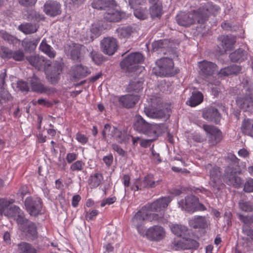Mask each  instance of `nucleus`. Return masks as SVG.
Returning a JSON list of instances; mask_svg holds the SVG:
<instances>
[{
  "instance_id": "nucleus-1",
  "label": "nucleus",
  "mask_w": 253,
  "mask_h": 253,
  "mask_svg": "<svg viewBox=\"0 0 253 253\" xmlns=\"http://www.w3.org/2000/svg\"><path fill=\"white\" fill-rule=\"evenodd\" d=\"M171 200L169 197L160 198L151 204L145 205L135 214L132 221L140 234L151 241L159 242L165 238L166 231L163 227L154 225L148 228L145 232L141 225L145 220L165 222L167 219L164 217L163 211L168 207Z\"/></svg>"
},
{
  "instance_id": "nucleus-2",
  "label": "nucleus",
  "mask_w": 253,
  "mask_h": 253,
  "mask_svg": "<svg viewBox=\"0 0 253 253\" xmlns=\"http://www.w3.org/2000/svg\"><path fill=\"white\" fill-rule=\"evenodd\" d=\"M218 9L211 2H207L196 10L188 12H180L176 16V21L178 25L184 27L196 24H204L208 20L209 16Z\"/></svg>"
},
{
  "instance_id": "nucleus-3",
  "label": "nucleus",
  "mask_w": 253,
  "mask_h": 253,
  "mask_svg": "<svg viewBox=\"0 0 253 253\" xmlns=\"http://www.w3.org/2000/svg\"><path fill=\"white\" fill-rule=\"evenodd\" d=\"M162 124H150L147 122L140 115H136L133 122L134 130L139 133L156 137L158 134L161 132Z\"/></svg>"
},
{
  "instance_id": "nucleus-4",
  "label": "nucleus",
  "mask_w": 253,
  "mask_h": 253,
  "mask_svg": "<svg viewBox=\"0 0 253 253\" xmlns=\"http://www.w3.org/2000/svg\"><path fill=\"white\" fill-rule=\"evenodd\" d=\"M182 210L189 213L196 211H204L207 210L206 207L199 202V198L194 195H189L185 199H181L178 203Z\"/></svg>"
},
{
  "instance_id": "nucleus-5",
  "label": "nucleus",
  "mask_w": 253,
  "mask_h": 253,
  "mask_svg": "<svg viewBox=\"0 0 253 253\" xmlns=\"http://www.w3.org/2000/svg\"><path fill=\"white\" fill-rule=\"evenodd\" d=\"M156 67L153 68V73L156 76H173L174 63L172 59L163 57L156 61Z\"/></svg>"
},
{
  "instance_id": "nucleus-6",
  "label": "nucleus",
  "mask_w": 253,
  "mask_h": 253,
  "mask_svg": "<svg viewBox=\"0 0 253 253\" xmlns=\"http://www.w3.org/2000/svg\"><path fill=\"white\" fill-rule=\"evenodd\" d=\"M143 56L139 52L131 53L120 63L121 68L126 73L134 72L138 69V64L143 61Z\"/></svg>"
},
{
  "instance_id": "nucleus-7",
  "label": "nucleus",
  "mask_w": 253,
  "mask_h": 253,
  "mask_svg": "<svg viewBox=\"0 0 253 253\" xmlns=\"http://www.w3.org/2000/svg\"><path fill=\"white\" fill-rule=\"evenodd\" d=\"M25 206L31 215L36 216L42 213V202L39 197H27L25 201Z\"/></svg>"
},
{
  "instance_id": "nucleus-8",
  "label": "nucleus",
  "mask_w": 253,
  "mask_h": 253,
  "mask_svg": "<svg viewBox=\"0 0 253 253\" xmlns=\"http://www.w3.org/2000/svg\"><path fill=\"white\" fill-rule=\"evenodd\" d=\"M203 128L206 132L209 143L212 146H215L220 142L222 139V133L217 127L209 125H203Z\"/></svg>"
},
{
  "instance_id": "nucleus-9",
  "label": "nucleus",
  "mask_w": 253,
  "mask_h": 253,
  "mask_svg": "<svg viewBox=\"0 0 253 253\" xmlns=\"http://www.w3.org/2000/svg\"><path fill=\"white\" fill-rule=\"evenodd\" d=\"M241 173L240 169L226 168L224 173V179L226 183L235 188L240 187L242 184V179L238 176Z\"/></svg>"
},
{
  "instance_id": "nucleus-10",
  "label": "nucleus",
  "mask_w": 253,
  "mask_h": 253,
  "mask_svg": "<svg viewBox=\"0 0 253 253\" xmlns=\"http://www.w3.org/2000/svg\"><path fill=\"white\" fill-rule=\"evenodd\" d=\"M144 112L147 117L150 118L166 120L170 116V110L168 107H163L159 109L145 107Z\"/></svg>"
},
{
  "instance_id": "nucleus-11",
  "label": "nucleus",
  "mask_w": 253,
  "mask_h": 253,
  "mask_svg": "<svg viewBox=\"0 0 253 253\" xmlns=\"http://www.w3.org/2000/svg\"><path fill=\"white\" fill-rule=\"evenodd\" d=\"M46 68L45 74L47 81L52 84H57L60 80V75L62 72V68L59 64L53 66H49Z\"/></svg>"
},
{
  "instance_id": "nucleus-12",
  "label": "nucleus",
  "mask_w": 253,
  "mask_h": 253,
  "mask_svg": "<svg viewBox=\"0 0 253 253\" xmlns=\"http://www.w3.org/2000/svg\"><path fill=\"white\" fill-rule=\"evenodd\" d=\"M32 90L39 93H44L47 95L53 94L56 92V89L48 86L44 85L39 79L33 77L30 80Z\"/></svg>"
},
{
  "instance_id": "nucleus-13",
  "label": "nucleus",
  "mask_w": 253,
  "mask_h": 253,
  "mask_svg": "<svg viewBox=\"0 0 253 253\" xmlns=\"http://www.w3.org/2000/svg\"><path fill=\"white\" fill-rule=\"evenodd\" d=\"M27 59L32 66L38 70H44L51 64L49 60L39 55H31L27 57Z\"/></svg>"
},
{
  "instance_id": "nucleus-14",
  "label": "nucleus",
  "mask_w": 253,
  "mask_h": 253,
  "mask_svg": "<svg viewBox=\"0 0 253 253\" xmlns=\"http://www.w3.org/2000/svg\"><path fill=\"white\" fill-rule=\"evenodd\" d=\"M100 44L102 52L109 55L114 54L118 47L117 40L111 37L104 38L101 42Z\"/></svg>"
},
{
  "instance_id": "nucleus-15",
  "label": "nucleus",
  "mask_w": 253,
  "mask_h": 253,
  "mask_svg": "<svg viewBox=\"0 0 253 253\" xmlns=\"http://www.w3.org/2000/svg\"><path fill=\"white\" fill-rule=\"evenodd\" d=\"M43 11L48 15L55 17L61 13V5L55 0H48L43 6Z\"/></svg>"
},
{
  "instance_id": "nucleus-16",
  "label": "nucleus",
  "mask_w": 253,
  "mask_h": 253,
  "mask_svg": "<svg viewBox=\"0 0 253 253\" xmlns=\"http://www.w3.org/2000/svg\"><path fill=\"white\" fill-rule=\"evenodd\" d=\"M236 102L238 107L244 112H253V98L250 95L238 96Z\"/></svg>"
},
{
  "instance_id": "nucleus-17",
  "label": "nucleus",
  "mask_w": 253,
  "mask_h": 253,
  "mask_svg": "<svg viewBox=\"0 0 253 253\" xmlns=\"http://www.w3.org/2000/svg\"><path fill=\"white\" fill-rule=\"evenodd\" d=\"M9 214L5 215L9 216H13L16 220L18 224H21L23 227L27 225L30 221L25 218L23 212L20 210V209L16 206H13L9 208Z\"/></svg>"
},
{
  "instance_id": "nucleus-18",
  "label": "nucleus",
  "mask_w": 253,
  "mask_h": 253,
  "mask_svg": "<svg viewBox=\"0 0 253 253\" xmlns=\"http://www.w3.org/2000/svg\"><path fill=\"white\" fill-rule=\"evenodd\" d=\"M198 64L200 69V73L205 78L212 76L217 68L215 64L207 60L199 62Z\"/></svg>"
},
{
  "instance_id": "nucleus-19",
  "label": "nucleus",
  "mask_w": 253,
  "mask_h": 253,
  "mask_svg": "<svg viewBox=\"0 0 253 253\" xmlns=\"http://www.w3.org/2000/svg\"><path fill=\"white\" fill-rule=\"evenodd\" d=\"M202 115L205 119L213 122L216 124H218L220 120V115L218 110L214 107L205 109L203 111Z\"/></svg>"
},
{
  "instance_id": "nucleus-20",
  "label": "nucleus",
  "mask_w": 253,
  "mask_h": 253,
  "mask_svg": "<svg viewBox=\"0 0 253 253\" xmlns=\"http://www.w3.org/2000/svg\"><path fill=\"white\" fill-rule=\"evenodd\" d=\"M139 99L137 95L127 94L120 97L119 101L123 106L130 108L133 107Z\"/></svg>"
},
{
  "instance_id": "nucleus-21",
  "label": "nucleus",
  "mask_w": 253,
  "mask_h": 253,
  "mask_svg": "<svg viewBox=\"0 0 253 253\" xmlns=\"http://www.w3.org/2000/svg\"><path fill=\"white\" fill-rule=\"evenodd\" d=\"M92 7L100 10L113 8L117 6L115 0H94L91 3Z\"/></svg>"
},
{
  "instance_id": "nucleus-22",
  "label": "nucleus",
  "mask_w": 253,
  "mask_h": 253,
  "mask_svg": "<svg viewBox=\"0 0 253 253\" xmlns=\"http://www.w3.org/2000/svg\"><path fill=\"white\" fill-rule=\"evenodd\" d=\"M72 77L75 79L84 78L90 74L89 69L81 64L75 65L72 67Z\"/></svg>"
},
{
  "instance_id": "nucleus-23",
  "label": "nucleus",
  "mask_w": 253,
  "mask_h": 253,
  "mask_svg": "<svg viewBox=\"0 0 253 253\" xmlns=\"http://www.w3.org/2000/svg\"><path fill=\"white\" fill-rule=\"evenodd\" d=\"M189 225L195 229H204L208 227V223L205 216H195L189 220Z\"/></svg>"
},
{
  "instance_id": "nucleus-24",
  "label": "nucleus",
  "mask_w": 253,
  "mask_h": 253,
  "mask_svg": "<svg viewBox=\"0 0 253 253\" xmlns=\"http://www.w3.org/2000/svg\"><path fill=\"white\" fill-rule=\"evenodd\" d=\"M220 41L221 42V45L223 48V50L220 51V53L223 54L232 48L236 42V39L233 36H224L220 38Z\"/></svg>"
},
{
  "instance_id": "nucleus-25",
  "label": "nucleus",
  "mask_w": 253,
  "mask_h": 253,
  "mask_svg": "<svg viewBox=\"0 0 253 253\" xmlns=\"http://www.w3.org/2000/svg\"><path fill=\"white\" fill-rule=\"evenodd\" d=\"M205 169L209 173L210 180H220L221 172L219 167L208 164L205 166Z\"/></svg>"
},
{
  "instance_id": "nucleus-26",
  "label": "nucleus",
  "mask_w": 253,
  "mask_h": 253,
  "mask_svg": "<svg viewBox=\"0 0 253 253\" xmlns=\"http://www.w3.org/2000/svg\"><path fill=\"white\" fill-rule=\"evenodd\" d=\"M101 25V21H98L92 24L89 31L90 35L86 38V42H92L94 39L98 37L101 34L103 29Z\"/></svg>"
},
{
  "instance_id": "nucleus-27",
  "label": "nucleus",
  "mask_w": 253,
  "mask_h": 253,
  "mask_svg": "<svg viewBox=\"0 0 253 253\" xmlns=\"http://www.w3.org/2000/svg\"><path fill=\"white\" fill-rule=\"evenodd\" d=\"M122 12L113 8L109 9V11L104 14V19L109 22H116L119 21L122 18Z\"/></svg>"
},
{
  "instance_id": "nucleus-28",
  "label": "nucleus",
  "mask_w": 253,
  "mask_h": 253,
  "mask_svg": "<svg viewBox=\"0 0 253 253\" xmlns=\"http://www.w3.org/2000/svg\"><path fill=\"white\" fill-rule=\"evenodd\" d=\"M229 57L232 62H241L244 61L247 58V52L242 48H238L229 55Z\"/></svg>"
},
{
  "instance_id": "nucleus-29",
  "label": "nucleus",
  "mask_w": 253,
  "mask_h": 253,
  "mask_svg": "<svg viewBox=\"0 0 253 253\" xmlns=\"http://www.w3.org/2000/svg\"><path fill=\"white\" fill-rule=\"evenodd\" d=\"M241 130L244 134L253 137V120L244 119L242 123Z\"/></svg>"
},
{
  "instance_id": "nucleus-30",
  "label": "nucleus",
  "mask_w": 253,
  "mask_h": 253,
  "mask_svg": "<svg viewBox=\"0 0 253 253\" xmlns=\"http://www.w3.org/2000/svg\"><path fill=\"white\" fill-rule=\"evenodd\" d=\"M203 95L201 92H193L192 95L186 102V104L192 107H195L203 102Z\"/></svg>"
},
{
  "instance_id": "nucleus-31",
  "label": "nucleus",
  "mask_w": 253,
  "mask_h": 253,
  "mask_svg": "<svg viewBox=\"0 0 253 253\" xmlns=\"http://www.w3.org/2000/svg\"><path fill=\"white\" fill-rule=\"evenodd\" d=\"M149 13L152 18L160 17L163 13V6L160 1L152 4L149 7Z\"/></svg>"
},
{
  "instance_id": "nucleus-32",
  "label": "nucleus",
  "mask_w": 253,
  "mask_h": 253,
  "mask_svg": "<svg viewBox=\"0 0 253 253\" xmlns=\"http://www.w3.org/2000/svg\"><path fill=\"white\" fill-rule=\"evenodd\" d=\"M40 50L50 58H54L56 54V51L50 45L47 43L45 39L42 40L39 46Z\"/></svg>"
},
{
  "instance_id": "nucleus-33",
  "label": "nucleus",
  "mask_w": 253,
  "mask_h": 253,
  "mask_svg": "<svg viewBox=\"0 0 253 253\" xmlns=\"http://www.w3.org/2000/svg\"><path fill=\"white\" fill-rule=\"evenodd\" d=\"M103 180V176L100 172H95L91 175L88 180V183L91 188L97 187Z\"/></svg>"
},
{
  "instance_id": "nucleus-34",
  "label": "nucleus",
  "mask_w": 253,
  "mask_h": 253,
  "mask_svg": "<svg viewBox=\"0 0 253 253\" xmlns=\"http://www.w3.org/2000/svg\"><path fill=\"white\" fill-rule=\"evenodd\" d=\"M116 32L120 39H127L130 37L133 30L131 26H126L118 28Z\"/></svg>"
},
{
  "instance_id": "nucleus-35",
  "label": "nucleus",
  "mask_w": 253,
  "mask_h": 253,
  "mask_svg": "<svg viewBox=\"0 0 253 253\" xmlns=\"http://www.w3.org/2000/svg\"><path fill=\"white\" fill-rule=\"evenodd\" d=\"M18 29L25 34H31L36 33L38 30V27L35 24L29 23H25L20 24Z\"/></svg>"
},
{
  "instance_id": "nucleus-36",
  "label": "nucleus",
  "mask_w": 253,
  "mask_h": 253,
  "mask_svg": "<svg viewBox=\"0 0 253 253\" xmlns=\"http://www.w3.org/2000/svg\"><path fill=\"white\" fill-rule=\"evenodd\" d=\"M170 229L174 235L179 237L186 235L188 232L187 227L181 224H172L170 226Z\"/></svg>"
},
{
  "instance_id": "nucleus-37",
  "label": "nucleus",
  "mask_w": 253,
  "mask_h": 253,
  "mask_svg": "<svg viewBox=\"0 0 253 253\" xmlns=\"http://www.w3.org/2000/svg\"><path fill=\"white\" fill-rule=\"evenodd\" d=\"M25 227L24 230L26 231L27 236L33 240L37 237L38 232L37 228L34 223L30 221L27 224V225L24 226Z\"/></svg>"
},
{
  "instance_id": "nucleus-38",
  "label": "nucleus",
  "mask_w": 253,
  "mask_h": 253,
  "mask_svg": "<svg viewBox=\"0 0 253 253\" xmlns=\"http://www.w3.org/2000/svg\"><path fill=\"white\" fill-rule=\"evenodd\" d=\"M225 160L228 163L229 165L226 168L235 169H240V167L239 166L238 159L236 156L232 153H228L226 156Z\"/></svg>"
},
{
  "instance_id": "nucleus-39",
  "label": "nucleus",
  "mask_w": 253,
  "mask_h": 253,
  "mask_svg": "<svg viewBox=\"0 0 253 253\" xmlns=\"http://www.w3.org/2000/svg\"><path fill=\"white\" fill-rule=\"evenodd\" d=\"M17 253H36V249L30 244L26 242H21L17 245Z\"/></svg>"
},
{
  "instance_id": "nucleus-40",
  "label": "nucleus",
  "mask_w": 253,
  "mask_h": 253,
  "mask_svg": "<svg viewBox=\"0 0 253 253\" xmlns=\"http://www.w3.org/2000/svg\"><path fill=\"white\" fill-rule=\"evenodd\" d=\"M238 206L240 210L243 211L245 212L253 211V204L250 201L241 200L239 202Z\"/></svg>"
},
{
  "instance_id": "nucleus-41",
  "label": "nucleus",
  "mask_w": 253,
  "mask_h": 253,
  "mask_svg": "<svg viewBox=\"0 0 253 253\" xmlns=\"http://www.w3.org/2000/svg\"><path fill=\"white\" fill-rule=\"evenodd\" d=\"M142 84L143 83L142 82L134 80L129 83L127 89L129 92L134 91L138 92L142 89Z\"/></svg>"
},
{
  "instance_id": "nucleus-42",
  "label": "nucleus",
  "mask_w": 253,
  "mask_h": 253,
  "mask_svg": "<svg viewBox=\"0 0 253 253\" xmlns=\"http://www.w3.org/2000/svg\"><path fill=\"white\" fill-rule=\"evenodd\" d=\"M141 183L144 188H152L155 186L156 183H158V181H155L153 176L151 174H149L144 177V180Z\"/></svg>"
},
{
  "instance_id": "nucleus-43",
  "label": "nucleus",
  "mask_w": 253,
  "mask_h": 253,
  "mask_svg": "<svg viewBox=\"0 0 253 253\" xmlns=\"http://www.w3.org/2000/svg\"><path fill=\"white\" fill-rule=\"evenodd\" d=\"M85 163L82 160H77L71 165L70 170L73 172L83 171L84 169Z\"/></svg>"
},
{
  "instance_id": "nucleus-44",
  "label": "nucleus",
  "mask_w": 253,
  "mask_h": 253,
  "mask_svg": "<svg viewBox=\"0 0 253 253\" xmlns=\"http://www.w3.org/2000/svg\"><path fill=\"white\" fill-rule=\"evenodd\" d=\"M90 56L92 60L97 65L101 64L105 60L101 54L94 50L90 52Z\"/></svg>"
},
{
  "instance_id": "nucleus-45",
  "label": "nucleus",
  "mask_w": 253,
  "mask_h": 253,
  "mask_svg": "<svg viewBox=\"0 0 253 253\" xmlns=\"http://www.w3.org/2000/svg\"><path fill=\"white\" fill-rule=\"evenodd\" d=\"M134 15L138 19L144 20L147 17V9L146 7H140L134 10Z\"/></svg>"
},
{
  "instance_id": "nucleus-46",
  "label": "nucleus",
  "mask_w": 253,
  "mask_h": 253,
  "mask_svg": "<svg viewBox=\"0 0 253 253\" xmlns=\"http://www.w3.org/2000/svg\"><path fill=\"white\" fill-rule=\"evenodd\" d=\"M209 184L213 192L216 194L224 185L219 182V180H210Z\"/></svg>"
},
{
  "instance_id": "nucleus-47",
  "label": "nucleus",
  "mask_w": 253,
  "mask_h": 253,
  "mask_svg": "<svg viewBox=\"0 0 253 253\" xmlns=\"http://www.w3.org/2000/svg\"><path fill=\"white\" fill-rule=\"evenodd\" d=\"M184 241L185 242V247L186 250L198 249L199 246V243L191 239H184Z\"/></svg>"
},
{
  "instance_id": "nucleus-48",
  "label": "nucleus",
  "mask_w": 253,
  "mask_h": 253,
  "mask_svg": "<svg viewBox=\"0 0 253 253\" xmlns=\"http://www.w3.org/2000/svg\"><path fill=\"white\" fill-rule=\"evenodd\" d=\"M22 45L26 50L31 51L35 50L37 46L36 43L30 40H24L22 42Z\"/></svg>"
},
{
  "instance_id": "nucleus-49",
  "label": "nucleus",
  "mask_w": 253,
  "mask_h": 253,
  "mask_svg": "<svg viewBox=\"0 0 253 253\" xmlns=\"http://www.w3.org/2000/svg\"><path fill=\"white\" fill-rule=\"evenodd\" d=\"M238 217L239 219L246 225L253 224V214L247 215L239 214Z\"/></svg>"
},
{
  "instance_id": "nucleus-50",
  "label": "nucleus",
  "mask_w": 253,
  "mask_h": 253,
  "mask_svg": "<svg viewBox=\"0 0 253 253\" xmlns=\"http://www.w3.org/2000/svg\"><path fill=\"white\" fill-rule=\"evenodd\" d=\"M1 38L4 41L10 44H14V43H16L17 41V39L15 37L6 32H3L1 33Z\"/></svg>"
},
{
  "instance_id": "nucleus-51",
  "label": "nucleus",
  "mask_w": 253,
  "mask_h": 253,
  "mask_svg": "<svg viewBox=\"0 0 253 253\" xmlns=\"http://www.w3.org/2000/svg\"><path fill=\"white\" fill-rule=\"evenodd\" d=\"M81 46L80 45L76 44L73 46L71 51V56L72 58L74 60H78L80 57Z\"/></svg>"
},
{
  "instance_id": "nucleus-52",
  "label": "nucleus",
  "mask_w": 253,
  "mask_h": 253,
  "mask_svg": "<svg viewBox=\"0 0 253 253\" xmlns=\"http://www.w3.org/2000/svg\"><path fill=\"white\" fill-rule=\"evenodd\" d=\"M12 50L5 46L0 48V54L2 58H11Z\"/></svg>"
},
{
  "instance_id": "nucleus-53",
  "label": "nucleus",
  "mask_w": 253,
  "mask_h": 253,
  "mask_svg": "<svg viewBox=\"0 0 253 253\" xmlns=\"http://www.w3.org/2000/svg\"><path fill=\"white\" fill-rule=\"evenodd\" d=\"M166 44V41L164 40H161L158 41H155L152 43L153 51H157L160 49L165 48Z\"/></svg>"
},
{
  "instance_id": "nucleus-54",
  "label": "nucleus",
  "mask_w": 253,
  "mask_h": 253,
  "mask_svg": "<svg viewBox=\"0 0 253 253\" xmlns=\"http://www.w3.org/2000/svg\"><path fill=\"white\" fill-rule=\"evenodd\" d=\"M11 98V95L5 88L0 89V103L1 100H3L4 102L9 101Z\"/></svg>"
},
{
  "instance_id": "nucleus-55",
  "label": "nucleus",
  "mask_w": 253,
  "mask_h": 253,
  "mask_svg": "<svg viewBox=\"0 0 253 253\" xmlns=\"http://www.w3.org/2000/svg\"><path fill=\"white\" fill-rule=\"evenodd\" d=\"M184 238L178 241L174 240L172 242V248L175 250H186L185 247V242L184 241Z\"/></svg>"
},
{
  "instance_id": "nucleus-56",
  "label": "nucleus",
  "mask_w": 253,
  "mask_h": 253,
  "mask_svg": "<svg viewBox=\"0 0 253 253\" xmlns=\"http://www.w3.org/2000/svg\"><path fill=\"white\" fill-rule=\"evenodd\" d=\"M24 53L20 50H17L14 51H12L11 58L17 61H21L24 59Z\"/></svg>"
},
{
  "instance_id": "nucleus-57",
  "label": "nucleus",
  "mask_w": 253,
  "mask_h": 253,
  "mask_svg": "<svg viewBox=\"0 0 253 253\" xmlns=\"http://www.w3.org/2000/svg\"><path fill=\"white\" fill-rule=\"evenodd\" d=\"M244 191L246 193L253 192V179L250 178L245 183Z\"/></svg>"
},
{
  "instance_id": "nucleus-58",
  "label": "nucleus",
  "mask_w": 253,
  "mask_h": 253,
  "mask_svg": "<svg viewBox=\"0 0 253 253\" xmlns=\"http://www.w3.org/2000/svg\"><path fill=\"white\" fill-rule=\"evenodd\" d=\"M144 189L141 182L138 179L135 180L134 183L131 186V189L134 191Z\"/></svg>"
},
{
  "instance_id": "nucleus-59",
  "label": "nucleus",
  "mask_w": 253,
  "mask_h": 253,
  "mask_svg": "<svg viewBox=\"0 0 253 253\" xmlns=\"http://www.w3.org/2000/svg\"><path fill=\"white\" fill-rule=\"evenodd\" d=\"M78 158V154L75 153H68L67 154L66 160L68 164L73 163Z\"/></svg>"
},
{
  "instance_id": "nucleus-60",
  "label": "nucleus",
  "mask_w": 253,
  "mask_h": 253,
  "mask_svg": "<svg viewBox=\"0 0 253 253\" xmlns=\"http://www.w3.org/2000/svg\"><path fill=\"white\" fill-rule=\"evenodd\" d=\"M76 138L79 142L82 144H85L87 142L88 140V137L87 136L79 132L76 134Z\"/></svg>"
},
{
  "instance_id": "nucleus-61",
  "label": "nucleus",
  "mask_w": 253,
  "mask_h": 253,
  "mask_svg": "<svg viewBox=\"0 0 253 253\" xmlns=\"http://www.w3.org/2000/svg\"><path fill=\"white\" fill-rule=\"evenodd\" d=\"M128 3L131 8H135L137 5L145 3L146 0H128Z\"/></svg>"
},
{
  "instance_id": "nucleus-62",
  "label": "nucleus",
  "mask_w": 253,
  "mask_h": 253,
  "mask_svg": "<svg viewBox=\"0 0 253 253\" xmlns=\"http://www.w3.org/2000/svg\"><path fill=\"white\" fill-rule=\"evenodd\" d=\"M17 87L23 91H28L29 89L28 83L23 81L18 82Z\"/></svg>"
},
{
  "instance_id": "nucleus-63",
  "label": "nucleus",
  "mask_w": 253,
  "mask_h": 253,
  "mask_svg": "<svg viewBox=\"0 0 253 253\" xmlns=\"http://www.w3.org/2000/svg\"><path fill=\"white\" fill-rule=\"evenodd\" d=\"M103 161L107 167H109L112 164L113 161V156L111 154L104 156L103 158Z\"/></svg>"
},
{
  "instance_id": "nucleus-64",
  "label": "nucleus",
  "mask_w": 253,
  "mask_h": 253,
  "mask_svg": "<svg viewBox=\"0 0 253 253\" xmlns=\"http://www.w3.org/2000/svg\"><path fill=\"white\" fill-rule=\"evenodd\" d=\"M117 132L115 134L114 138L116 139V140L119 142L122 143L125 139V135L122 131L120 130H116Z\"/></svg>"
}]
</instances>
